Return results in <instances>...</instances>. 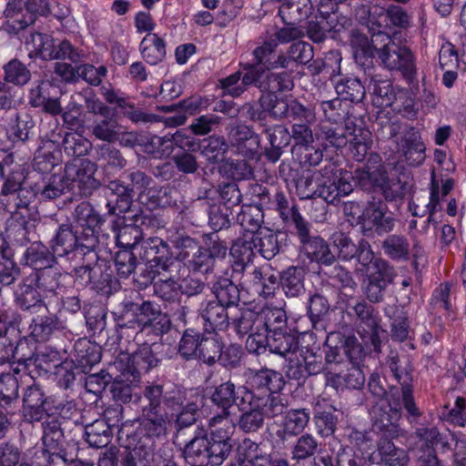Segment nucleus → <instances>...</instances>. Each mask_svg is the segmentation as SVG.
<instances>
[{"instance_id": "28", "label": "nucleus", "mask_w": 466, "mask_h": 466, "mask_svg": "<svg viewBox=\"0 0 466 466\" xmlns=\"http://www.w3.org/2000/svg\"><path fill=\"white\" fill-rule=\"evenodd\" d=\"M46 398L41 387L37 384L28 386L23 398V412L25 421H40L46 414L45 404Z\"/></svg>"}, {"instance_id": "59", "label": "nucleus", "mask_w": 466, "mask_h": 466, "mask_svg": "<svg viewBox=\"0 0 466 466\" xmlns=\"http://www.w3.org/2000/svg\"><path fill=\"white\" fill-rule=\"evenodd\" d=\"M298 349L299 340L297 337L288 333L286 330L269 335L268 350L271 353L287 357L289 354H295Z\"/></svg>"}, {"instance_id": "6", "label": "nucleus", "mask_w": 466, "mask_h": 466, "mask_svg": "<svg viewBox=\"0 0 466 466\" xmlns=\"http://www.w3.org/2000/svg\"><path fill=\"white\" fill-rule=\"evenodd\" d=\"M388 366L396 380L401 386V403L406 417L410 423L417 422L422 415L413 397V378L410 365L402 363L397 354L391 353L387 360Z\"/></svg>"}, {"instance_id": "24", "label": "nucleus", "mask_w": 466, "mask_h": 466, "mask_svg": "<svg viewBox=\"0 0 466 466\" xmlns=\"http://www.w3.org/2000/svg\"><path fill=\"white\" fill-rule=\"evenodd\" d=\"M15 303L19 309L31 313H41L43 310L47 311L40 290L35 283L34 279L26 278L19 285L15 293Z\"/></svg>"}, {"instance_id": "60", "label": "nucleus", "mask_w": 466, "mask_h": 466, "mask_svg": "<svg viewBox=\"0 0 466 466\" xmlns=\"http://www.w3.org/2000/svg\"><path fill=\"white\" fill-rule=\"evenodd\" d=\"M86 441L94 448L106 447L111 441V429L105 420H96L86 426Z\"/></svg>"}, {"instance_id": "37", "label": "nucleus", "mask_w": 466, "mask_h": 466, "mask_svg": "<svg viewBox=\"0 0 466 466\" xmlns=\"http://www.w3.org/2000/svg\"><path fill=\"white\" fill-rule=\"evenodd\" d=\"M279 107V97L277 95L262 94L258 99V105L247 103L243 106L246 110L247 117L251 121L263 123L268 116L274 119H279L277 115Z\"/></svg>"}, {"instance_id": "44", "label": "nucleus", "mask_w": 466, "mask_h": 466, "mask_svg": "<svg viewBox=\"0 0 466 466\" xmlns=\"http://www.w3.org/2000/svg\"><path fill=\"white\" fill-rule=\"evenodd\" d=\"M253 244H255L254 235H251L250 238L244 236L234 240L230 253L238 259L234 266L235 271L245 272L249 268V263L252 262L257 252Z\"/></svg>"}, {"instance_id": "39", "label": "nucleus", "mask_w": 466, "mask_h": 466, "mask_svg": "<svg viewBox=\"0 0 466 466\" xmlns=\"http://www.w3.org/2000/svg\"><path fill=\"white\" fill-rule=\"evenodd\" d=\"M258 312L248 308H233L230 326L234 332L244 338L254 330H258Z\"/></svg>"}, {"instance_id": "30", "label": "nucleus", "mask_w": 466, "mask_h": 466, "mask_svg": "<svg viewBox=\"0 0 466 466\" xmlns=\"http://www.w3.org/2000/svg\"><path fill=\"white\" fill-rule=\"evenodd\" d=\"M241 401L242 403L248 402L252 407L258 408L264 417L270 418L282 414L287 406L280 391L271 392L261 396L253 395V393H244L241 396Z\"/></svg>"}, {"instance_id": "3", "label": "nucleus", "mask_w": 466, "mask_h": 466, "mask_svg": "<svg viewBox=\"0 0 466 466\" xmlns=\"http://www.w3.org/2000/svg\"><path fill=\"white\" fill-rule=\"evenodd\" d=\"M344 350L349 360L338 371H331L327 384L337 391L349 390H360L365 384V375L359 366L362 357V347L355 337H348L344 342Z\"/></svg>"}, {"instance_id": "38", "label": "nucleus", "mask_w": 466, "mask_h": 466, "mask_svg": "<svg viewBox=\"0 0 466 466\" xmlns=\"http://www.w3.org/2000/svg\"><path fill=\"white\" fill-rule=\"evenodd\" d=\"M23 259L27 266L36 270L46 269L56 262L52 249L38 240L33 241L26 248Z\"/></svg>"}, {"instance_id": "23", "label": "nucleus", "mask_w": 466, "mask_h": 466, "mask_svg": "<svg viewBox=\"0 0 466 466\" xmlns=\"http://www.w3.org/2000/svg\"><path fill=\"white\" fill-rule=\"evenodd\" d=\"M395 438L380 437L377 441L378 454L372 453L369 461L372 463L380 460L386 466H408L410 456L408 451L393 443Z\"/></svg>"}, {"instance_id": "34", "label": "nucleus", "mask_w": 466, "mask_h": 466, "mask_svg": "<svg viewBox=\"0 0 466 466\" xmlns=\"http://www.w3.org/2000/svg\"><path fill=\"white\" fill-rule=\"evenodd\" d=\"M77 230L74 231L69 224H61L50 240V248L56 257H66L78 251Z\"/></svg>"}, {"instance_id": "21", "label": "nucleus", "mask_w": 466, "mask_h": 466, "mask_svg": "<svg viewBox=\"0 0 466 466\" xmlns=\"http://www.w3.org/2000/svg\"><path fill=\"white\" fill-rule=\"evenodd\" d=\"M97 210L86 201L79 203L74 212V217L79 227L89 226L90 228L98 227L106 217L116 212V206L113 201L106 198L97 204Z\"/></svg>"}, {"instance_id": "41", "label": "nucleus", "mask_w": 466, "mask_h": 466, "mask_svg": "<svg viewBox=\"0 0 466 466\" xmlns=\"http://www.w3.org/2000/svg\"><path fill=\"white\" fill-rule=\"evenodd\" d=\"M352 180L363 190L371 191L382 189L387 181V175L380 167L363 166L356 168Z\"/></svg>"}, {"instance_id": "47", "label": "nucleus", "mask_w": 466, "mask_h": 466, "mask_svg": "<svg viewBox=\"0 0 466 466\" xmlns=\"http://www.w3.org/2000/svg\"><path fill=\"white\" fill-rule=\"evenodd\" d=\"M279 234L268 228H263L254 235L255 249L264 258L269 260L280 251Z\"/></svg>"}, {"instance_id": "10", "label": "nucleus", "mask_w": 466, "mask_h": 466, "mask_svg": "<svg viewBox=\"0 0 466 466\" xmlns=\"http://www.w3.org/2000/svg\"><path fill=\"white\" fill-rule=\"evenodd\" d=\"M296 230L304 253L311 261L324 265L335 262V255L330 251L327 241L319 236L310 234L309 223L296 215Z\"/></svg>"}, {"instance_id": "19", "label": "nucleus", "mask_w": 466, "mask_h": 466, "mask_svg": "<svg viewBox=\"0 0 466 466\" xmlns=\"http://www.w3.org/2000/svg\"><path fill=\"white\" fill-rule=\"evenodd\" d=\"M182 249L177 257L178 260H186L188 268L194 271L208 273L213 270L215 263L205 248L199 247L198 243L192 238L187 237L181 239Z\"/></svg>"}, {"instance_id": "36", "label": "nucleus", "mask_w": 466, "mask_h": 466, "mask_svg": "<svg viewBox=\"0 0 466 466\" xmlns=\"http://www.w3.org/2000/svg\"><path fill=\"white\" fill-rule=\"evenodd\" d=\"M92 135L99 140L107 143L117 141L122 135V127L116 116L109 112L102 116H96L91 126Z\"/></svg>"}, {"instance_id": "26", "label": "nucleus", "mask_w": 466, "mask_h": 466, "mask_svg": "<svg viewBox=\"0 0 466 466\" xmlns=\"http://www.w3.org/2000/svg\"><path fill=\"white\" fill-rule=\"evenodd\" d=\"M279 119H288L294 124H313L316 121V114L313 107L305 106L294 98L284 99L279 97L277 107Z\"/></svg>"}, {"instance_id": "14", "label": "nucleus", "mask_w": 466, "mask_h": 466, "mask_svg": "<svg viewBox=\"0 0 466 466\" xmlns=\"http://www.w3.org/2000/svg\"><path fill=\"white\" fill-rule=\"evenodd\" d=\"M208 426L210 429L208 442L213 448V452H216L215 456H218L224 461L232 451L231 435L234 426L226 412L210 418Z\"/></svg>"}, {"instance_id": "7", "label": "nucleus", "mask_w": 466, "mask_h": 466, "mask_svg": "<svg viewBox=\"0 0 466 466\" xmlns=\"http://www.w3.org/2000/svg\"><path fill=\"white\" fill-rule=\"evenodd\" d=\"M139 256L155 268L154 273L157 270L186 271L185 265L173 256L168 244L160 238L149 237L142 240Z\"/></svg>"}, {"instance_id": "31", "label": "nucleus", "mask_w": 466, "mask_h": 466, "mask_svg": "<svg viewBox=\"0 0 466 466\" xmlns=\"http://www.w3.org/2000/svg\"><path fill=\"white\" fill-rule=\"evenodd\" d=\"M300 7L289 1L280 6L279 14L286 25L284 27L278 29L274 35L278 44H286L303 36V31L297 25L299 18L293 17L295 12L299 13Z\"/></svg>"}, {"instance_id": "22", "label": "nucleus", "mask_w": 466, "mask_h": 466, "mask_svg": "<svg viewBox=\"0 0 466 466\" xmlns=\"http://www.w3.org/2000/svg\"><path fill=\"white\" fill-rule=\"evenodd\" d=\"M238 451L249 466H284L289 464L283 458L273 457L268 452L266 445L246 438L238 446Z\"/></svg>"}, {"instance_id": "15", "label": "nucleus", "mask_w": 466, "mask_h": 466, "mask_svg": "<svg viewBox=\"0 0 466 466\" xmlns=\"http://www.w3.org/2000/svg\"><path fill=\"white\" fill-rule=\"evenodd\" d=\"M349 309L355 316V324L359 334L363 338H370L374 349L379 350L380 344L379 338L380 318L374 307L361 299L354 305L349 306Z\"/></svg>"}, {"instance_id": "27", "label": "nucleus", "mask_w": 466, "mask_h": 466, "mask_svg": "<svg viewBox=\"0 0 466 466\" xmlns=\"http://www.w3.org/2000/svg\"><path fill=\"white\" fill-rule=\"evenodd\" d=\"M231 315L232 310L228 307L215 300L208 301L201 310L205 330L214 332L228 329L230 326Z\"/></svg>"}, {"instance_id": "40", "label": "nucleus", "mask_w": 466, "mask_h": 466, "mask_svg": "<svg viewBox=\"0 0 466 466\" xmlns=\"http://www.w3.org/2000/svg\"><path fill=\"white\" fill-rule=\"evenodd\" d=\"M179 272L157 270L154 276V279L157 278L153 284L155 294L165 301L173 302L177 300Z\"/></svg>"}, {"instance_id": "46", "label": "nucleus", "mask_w": 466, "mask_h": 466, "mask_svg": "<svg viewBox=\"0 0 466 466\" xmlns=\"http://www.w3.org/2000/svg\"><path fill=\"white\" fill-rule=\"evenodd\" d=\"M139 50L143 59L150 65H157L166 57V43L157 34L148 33L142 39Z\"/></svg>"}, {"instance_id": "56", "label": "nucleus", "mask_w": 466, "mask_h": 466, "mask_svg": "<svg viewBox=\"0 0 466 466\" xmlns=\"http://www.w3.org/2000/svg\"><path fill=\"white\" fill-rule=\"evenodd\" d=\"M335 89L343 100H350L354 103L361 102L365 96L366 90L362 83L357 77L345 76L335 82Z\"/></svg>"}, {"instance_id": "55", "label": "nucleus", "mask_w": 466, "mask_h": 466, "mask_svg": "<svg viewBox=\"0 0 466 466\" xmlns=\"http://www.w3.org/2000/svg\"><path fill=\"white\" fill-rule=\"evenodd\" d=\"M228 147L223 137L210 136L202 141L199 148L207 161L216 164L224 161Z\"/></svg>"}, {"instance_id": "4", "label": "nucleus", "mask_w": 466, "mask_h": 466, "mask_svg": "<svg viewBox=\"0 0 466 466\" xmlns=\"http://www.w3.org/2000/svg\"><path fill=\"white\" fill-rule=\"evenodd\" d=\"M374 37H382V40L387 41L378 50V56L383 66L390 71L400 72L407 83H412L417 76V67L416 58L411 50L396 44L386 34L373 35L372 43L375 41Z\"/></svg>"}, {"instance_id": "61", "label": "nucleus", "mask_w": 466, "mask_h": 466, "mask_svg": "<svg viewBox=\"0 0 466 466\" xmlns=\"http://www.w3.org/2000/svg\"><path fill=\"white\" fill-rule=\"evenodd\" d=\"M320 443L318 439L310 433L300 435L291 449V459L297 462L316 457Z\"/></svg>"}, {"instance_id": "54", "label": "nucleus", "mask_w": 466, "mask_h": 466, "mask_svg": "<svg viewBox=\"0 0 466 466\" xmlns=\"http://www.w3.org/2000/svg\"><path fill=\"white\" fill-rule=\"evenodd\" d=\"M96 159L108 172L120 170L127 165L120 151L110 144H104L96 148Z\"/></svg>"}, {"instance_id": "1", "label": "nucleus", "mask_w": 466, "mask_h": 466, "mask_svg": "<svg viewBox=\"0 0 466 466\" xmlns=\"http://www.w3.org/2000/svg\"><path fill=\"white\" fill-rule=\"evenodd\" d=\"M187 395L188 391L178 385L147 382L139 418L142 432L149 438L165 436L174 417L177 433L196 424L199 407Z\"/></svg>"}, {"instance_id": "58", "label": "nucleus", "mask_w": 466, "mask_h": 466, "mask_svg": "<svg viewBox=\"0 0 466 466\" xmlns=\"http://www.w3.org/2000/svg\"><path fill=\"white\" fill-rule=\"evenodd\" d=\"M237 406L243 411L238 420L239 429L249 433L258 431L263 426L265 417L258 408L252 407L248 402L242 403L241 400Z\"/></svg>"}, {"instance_id": "11", "label": "nucleus", "mask_w": 466, "mask_h": 466, "mask_svg": "<svg viewBox=\"0 0 466 466\" xmlns=\"http://www.w3.org/2000/svg\"><path fill=\"white\" fill-rule=\"evenodd\" d=\"M183 453L186 462L191 466L220 465L223 462L215 456L204 427L196 428L194 437L186 443Z\"/></svg>"}, {"instance_id": "32", "label": "nucleus", "mask_w": 466, "mask_h": 466, "mask_svg": "<svg viewBox=\"0 0 466 466\" xmlns=\"http://www.w3.org/2000/svg\"><path fill=\"white\" fill-rule=\"evenodd\" d=\"M0 409L9 416H14L19 410L18 378L10 373L0 376Z\"/></svg>"}, {"instance_id": "12", "label": "nucleus", "mask_w": 466, "mask_h": 466, "mask_svg": "<svg viewBox=\"0 0 466 466\" xmlns=\"http://www.w3.org/2000/svg\"><path fill=\"white\" fill-rule=\"evenodd\" d=\"M333 247L337 250L338 258L342 261L357 260V267L371 262L372 248L365 238L355 243L350 236L343 232H335L331 236Z\"/></svg>"}, {"instance_id": "62", "label": "nucleus", "mask_w": 466, "mask_h": 466, "mask_svg": "<svg viewBox=\"0 0 466 466\" xmlns=\"http://www.w3.org/2000/svg\"><path fill=\"white\" fill-rule=\"evenodd\" d=\"M213 289L216 296L215 301L228 307L231 310L233 308H238L239 289L230 279H219L215 283Z\"/></svg>"}, {"instance_id": "45", "label": "nucleus", "mask_w": 466, "mask_h": 466, "mask_svg": "<svg viewBox=\"0 0 466 466\" xmlns=\"http://www.w3.org/2000/svg\"><path fill=\"white\" fill-rule=\"evenodd\" d=\"M370 88L372 94V103L378 107L392 106L400 93L396 92L390 80L378 76L371 78Z\"/></svg>"}, {"instance_id": "48", "label": "nucleus", "mask_w": 466, "mask_h": 466, "mask_svg": "<svg viewBox=\"0 0 466 466\" xmlns=\"http://www.w3.org/2000/svg\"><path fill=\"white\" fill-rule=\"evenodd\" d=\"M236 218L241 228L251 235H256L263 228L261 225L264 222V213L258 205L241 206Z\"/></svg>"}, {"instance_id": "33", "label": "nucleus", "mask_w": 466, "mask_h": 466, "mask_svg": "<svg viewBox=\"0 0 466 466\" xmlns=\"http://www.w3.org/2000/svg\"><path fill=\"white\" fill-rule=\"evenodd\" d=\"M126 307L129 308L130 310L136 313V318L125 321H119L117 323V328L120 332V336L124 335L125 329H140L142 326H145L150 320H152L157 314L162 313L159 308L154 305L150 301H144L141 304H136L133 302H129L126 305Z\"/></svg>"}, {"instance_id": "63", "label": "nucleus", "mask_w": 466, "mask_h": 466, "mask_svg": "<svg viewBox=\"0 0 466 466\" xmlns=\"http://www.w3.org/2000/svg\"><path fill=\"white\" fill-rule=\"evenodd\" d=\"M8 238L18 246H25L35 241V227L33 223L22 218L12 222L7 228Z\"/></svg>"}, {"instance_id": "18", "label": "nucleus", "mask_w": 466, "mask_h": 466, "mask_svg": "<svg viewBox=\"0 0 466 466\" xmlns=\"http://www.w3.org/2000/svg\"><path fill=\"white\" fill-rule=\"evenodd\" d=\"M247 383L249 389L246 390L244 393L261 396L280 391L285 385V380L280 372L264 368L258 370H250Z\"/></svg>"}, {"instance_id": "64", "label": "nucleus", "mask_w": 466, "mask_h": 466, "mask_svg": "<svg viewBox=\"0 0 466 466\" xmlns=\"http://www.w3.org/2000/svg\"><path fill=\"white\" fill-rule=\"evenodd\" d=\"M153 451L151 447L136 445L127 449L122 455L120 466H152Z\"/></svg>"}, {"instance_id": "16", "label": "nucleus", "mask_w": 466, "mask_h": 466, "mask_svg": "<svg viewBox=\"0 0 466 466\" xmlns=\"http://www.w3.org/2000/svg\"><path fill=\"white\" fill-rule=\"evenodd\" d=\"M122 180L111 181L108 190L111 195L132 198L135 195L141 196L149 187L153 179L150 176L138 169H128L123 173Z\"/></svg>"}, {"instance_id": "42", "label": "nucleus", "mask_w": 466, "mask_h": 466, "mask_svg": "<svg viewBox=\"0 0 466 466\" xmlns=\"http://www.w3.org/2000/svg\"><path fill=\"white\" fill-rule=\"evenodd\" d=\"M357 271L361 272L367 276L370 280H374L382 285L388 286L390 284L394 278V268L389 262L381 258H375L372 251L371 262L367 265L356 268Z\"/></svg>"}, {"instance_id": "53", "label": "nucleus", "mask_w": 466, "mask_h": 466, "mask_svg": "<svg viewBox=\"0 0 466 466\" xmlns=\"http://www.w3.org/2000/svg\"><path fill=\"white\" fill-rule=\"evenodd\" d=\"M207 332L208 335L202 334L197 359L208 365H213L218 360L222 350V341L217 333Z\"/></svg>"}, {"instance_id": "43", "label": "nucleus", "mask_w": 466, "mask_h": 466, "mask_svg": "<svg viewBox=\"0 0 466 466\" xmlns=\"http://www.w3.org/2000/svg\"><path fill=\"white\" fill-rule=\"evenodd\" d=\"M309 421V412L306 409H296L289 410L283 420V427L277 431L276 435L285 441L287 437H293L300 434Z\"/></svg>"}, {"instance_id": "35", "label": "nucleus", "mask_w": 466, "mask_h": 466, "mask_svg": "<svg viewBox=\"0 0 466 466\" xmlns=\"http://www.w3.org/2000/svg\"><path fill=\"white\" fill-rule=\"evenodd\" d=\"M247 276L253 282L257 291L265 299L274 296L280 284V275L269 268H254Z\"/></svg>"}, {"instance_id": "50", "label": "nucleus", "mask_w": 466, "mask_h": 466, "mask_svg": "<svg viewBox=\"0 0 466 466\" xmlns=\"http://www.w3.org/2000/svg\"><path fill=\"white\" fill-rule=\"evenodd\" d=\"M258 327L268 334L286 330L287 316L280 308H265L258 311Z\"/></svg>"}, {"instance_id": "57", "label": "nucleus", "mask_w": 466, "mask_h": 466, "mask_svg": "<svg viewBox=\"0 0 466 466\" xmlns=\"http://www.w3.org/2000/svg\"><path fill=\"white\" fill-rule=\"evenodd\" d=\"M5 15L7 18L6 31L14 34L19 33L35 21V16L26 7L25 12L21 8L16 10L15 5L11 3H8Z\"/></svg>"}, {"instance_id": "49", "label": "nucleus", "mask_w": 466, "mask_h": 466, "mask_svg": "<svg viewBox=\"0 0 466 466\" xmlns=\"http://www.w3.org/2000/svg\"><path fill=\"white\" fill-rule=\"evenodd\" d=\"M62 329V323L56 315L37 316L29 325L30 336L36 341H46L56 331Z\"/></svg>"}, {"instance_id": "25", "label": "nucleus", "mask_w": 466, "mask_h": 466, "mask_svg": "<svg viewBox=\"0 0 466 466\" xmlns=\"http://www.w3.org/2000/svg\"><path fill=\"white\" fill-rule=\"evenodd\" d=\"M164 345L157 341H146L131 354L129 361L137 372H147L158 365Z\"/></svg>"}, {"instance_id": "13", "label": "nucleus", "mask_w": 466, "mask_h": 466, "mask_svg": "<svg viewBox=\"0 0 466 466\" xmlns=\"http://www.w3.org/2000/svg\"><path fill=\"white\" fill-rule=\"evenodd\" d=\"M387 206L382 201H370L359 217V224L364 235L372 232L382 235L390 232L394 228V218L386 215Z\"/></svg>"}, {"instance_id": "52", "label": "nucleus", "mask_w": 466, "mask_h": 466, "mask_svg": "<svg viewBox=\"0 0 466 466\" xmlns=\"http://www.w3.org/2000/svg\"><path fill=\"white\" fill-rule=\"evenodd\" d=\"M305 270L301 267H289L280 275V283L288 297L295 298L304 293Z\"/></svg>"}, {"instance_id": "2", "label": "nucleus", "mask_w": 466, "mask_h": 466, "mask_svg": "<svg viewBox=\"0 0 466 466\" xmlns=\"http://www.w3.org/2000/svg\"><path fill=\"white\" fill-rule=\"evenodd\" d=\"M316 137L326 147L342 148L350 144V153L359 162L364 159L371 144V133L366 128L357 127L352 121H347L344 125L321 124L316 132Z\"/></svg>"}, {"instance_id": "8", "label": "nucleus", "mask_w": 466, "mask_h": 466, "mask_svg": "<svg viewBox=\"0 0 466 466\" xmlns=\"http://www.w3.org/2000/svg\"><path fill=\"white\" fill-rule=\"evenodd\" d=\"M96 172V165L89 159L76 158L68 162L64 168L68 189L77 188L80 195L91 196L100 187Z\"/></svg>"}, {"instance_id": "51", "label": "nucleus", "mask_w": 466, "mask_h": 466, "mask_svg": "<svg viewBox=\"0 0 466 466\" xmlns=\"http://www.w3.org/2000/svg\"><path fill=\"white\" fill-rule=\"evenodd\" d=\"M384 254L392 260H408L410 258V242L404 235L390 234L381 244Z\"/></svg>"}, {"instance_id": "5", "label": "nucleus", "mask_w": 466, "mask_h": 466, "mask_svg": "<svg viewBox=\"0 0 466 466\" xmlns=\"http://www.w3.org/2000/svg\"><path fill=\"white\" fill-rule=\"evenodd\" d=\"M32 42L44 60H68L72 64H78L86 57L83 49L75 46L67 39L57 40L49 35L35 33L32 35Z\"/></svg>"}, {"instance_id": "29", "label": "nucleus", "mask_w": 466, "mask_h": 466, "mask_svg": "<svg viewBox=\"0 0 466 466\" xmlns=\"http://www.w3.org/2000/svg\"><path fill=\"white\" fill-rule=\"evenodd\" d=\"M277 46V40L273 38L264 40L252 52L255 64L266 70L287 68L289 64V58L284 54H279L275 57Z\"/></svg>"}, {"instance_id": "17", "label": "nucleus", "mask_w": 466, "mask_h": 466, "mask_svg": "<svg viewBox=\"0 0 466 466\" xmlns=\"http://www.w3.org/2000/svg\"><path fill=\"white\" fill-rule=\"evenodd\" d=\"M228 143L237 154L248 159H254L258 157L260 137L251 127L237 125L228 132Z\"/></svg>"}, {"instance_id": "20", "label": "nucleus", "mask_w": 466, "mask_h": 466, "mask_svg": "<svg viewBox=\"0 0 466 466\" xmlns=\"http://www.w3.org/2000/svg\"><path fill=\"white\" fill-rule=\"evenodd\" d=\"M360 11L368 15V24L376 25L381 27L386 24L387 19L397 27L405 28L410 23V17L400 5H391L385 9L379 5L363 6Z\"/></svg>"}, {"instance_id": "9", "label": "nucleus", "mask_w": 466, "mask_h": 466, "mask_svg": "<svg viewBox=\"0 0 466 466\" xmlns=\"http://www.w3.org/2000/svg\"><path fill=\"white\" fill-rule=\"evenodd\" d=\"M370 414L373 420V431L380 437L398 438L402 435L399 421L401 419L400 408L392 406L387 400H377Z\"/></svg>"}]
</instances>
